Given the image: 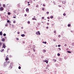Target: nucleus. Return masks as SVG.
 <instances>
[{
  "mask_svg": "<svg viewBox=\"0 0 74 74\" xmlns=\"http://www.w3.org/2000/svg\"><path fill=\"white\" fill-rule=\"evenodd\" d=\"M36 34L37 35H40V31H38L36 33Z\"/></svg>",
  "mask_w": 74,
  "mask_h": 74,
  "instance_id": "obj_1",
  "label": "nucleus"
},
{
  "mask_svg": "<svg viewBox=\"0 0 74 74\" xmlns=\"http://www.w3.org/2000/svg\"><path fill=\"white\" fill-rule=\"evenodd\" d=\"M26 11L27 12V13H29V8H27L26 9Z\"/></svg>",
  "mask_w": 74,
  "mask_h": 74,
  "instance_id": "obj_2",
  "label": "nucleus"
},
{
  "mask_svg": "<svg viewBox=\"0 0 74 74\" xmlns=\"http://www.w3.org/2000/svg\"><path fill=\"white\" fill-rule=\"evenodd\" d=\"M5 47H6V46H5V45L4 43L3 44L2 48H5Z\"/></svg>",
  "mask_w": 74,
  "mask_h": 74,
  "instance_id": "obj_3",
  "label": "nucleus"
},
{
  "mask_svg": "<svg viewBox=\"0 0 74 74\" xmlns=\"http://www.w3.org/2000/svg\"><path fill=\"white\" fill-rule=\"evenodd\" d=\"M43 61L46 63H48V60H45Z\"/></svg>",
  "mask_w": 74,
  "mask_h": 74,
  "instance_id": "obj_4",
  "label": "nucleus"
},
{
  "mask_svg": "<svg viewBox=\"0 0 74 74\" xmlns=\"http://www.w3.org/2000/svg\"><path fill=\"white\" fill-rule=\"evenodd\" d=\"M62 3L63 4H64L66 3V1H62Z\"/></svg>",
  "mask_w": 74,
  "mask_h": 74,
  "instance_id": "obj_5",
  "label": "nucleus"
},
{
  "mask_svg": "<svg viewBox=\"0 0 74 74\" xmlns=\"http://www.w3.org/2000/svg\"><path fill=\"white\" fill-rule=\"evenodd\" d=\"M3 8L2 7H1L0 8V11H3Z\"/></svg>",
  "mask_w": 74,
  "mask_h": 74,
  "instance_id": "obj_6",
  "label": "nucleus"
},
{
  "mask_svg": "<svg viewBox=\"0 0 74 74\" xmlns=\"http://www.w3.org/2000/svg\"><path fill=\"white\" fill-rule=\"evenodd\" d=\"M21 36H22V37H25V35L24 34H21Z\"/></svg>",
  "mask_w": 74,
  "mask_h": 74,
  "instance_id": "obj_7",
  "label": "nucleus"
},
{
  "mask_svg": "<svg viewBox=\"0 0 74 74\" xmlns=\"http://www.w3.org/2000/svg\"><path fill=\"white\" fill-rule=\"evenodd\" d=\"M5 41V39L3 38L2 39V41L3 42V41Z\"/></svg>",
  "mask_w": 74,
  "mask_h": 74,
  "instance_id": "obj_8",
  "label": "nucleus"
},
{
  "mask_svg": "<svg viewBox=\"0 0 74 74\" xmlns=\"http://www.w3.org/2000/svg\"><path fill=\"white\" fill-rule=\"evenodd\" d=\"M67 52L68 53H71V51H67Z\"/></svg>",
  "mask_w": 74,
  "mask_h": 74,
  "instance_id": "obj_9",
  "label": "nucleus"
},
{
  "mask_svg": "<svg viewBox=\"0 0 74 74\" xmlns=\"http://www.w3.org/2000/svg\"><path fill=\"white\" fill-rule=\"evenodd\" d=\"M2 34H3V33H2V32L1 31L0 32V36H1V35H2Z\"/></svg>",
  "mask_w": 74,
  "mask_h": 74,
  "instance_id": "obj_10",
  "label": "nucleus"
},
{
  "mask_svg": "<svg viewBox=\"0 0 74 74\" xmlns=\"http://www.w3.org/2000/svg\"><path fill=\"white\" fill-rule=\"evenodd\" d=\"M3 51H4V49H2L0 51L1 52H3Z\"/></svg>",
  "mask_w": 74,
  "mask_h": 74,
  "instance_id": "obj_11",
  "label": "nucleus"
},
{
  "mask_svg": "<svg viewBox=\"0 0 74 74\" xmlns=\"http://www.w3.org/2000/svg\"><path fill=\"white\" fill-rule=\"evenodd\" d=\"M53 18V16H50V18H51V19H52Z\"/></svg>",
  "mask_w": 74,
  "mask_h": 74,
  "instance_id": "obj_12",
  "label": "nucleus"
},
{
  "mask_svg": "<svg viewBox=\"0 0 74 74\" xmlns=\"http://www.w3.org/2000/svg\"><path fill=\"white\" fill-rule=\"evenodd\" d=\"M36 46H35V45H34L33 46V48H35V47Z\"/></svg>",
  "mask_w": 74,
  "mask_h": 74,
  "instance_id": "obj_13",
  "label": "nucleus"
},
{
  "mask_svg": "<svg viewBox=\"0 0 74 74\" xmlns=\"http://www.w3.org/2000/svg\"><path fill=\"white\" fill-rule=\"evenodd\" d=\"M43 43H44V44H47V42H43Z\"/></svg>",
  "mask_w": 74,
  "mask_h": 74,
  "instance_id": "obj_14",
  "label": "nucleus"
},
{
  "mask_svg": "<svg viewBox=\"0 0 74 74\" xmlns=\"http://www.w3.org/2000/svg\"><path fill=\"white\" fill-rule=\"evenodd\" d=\"M3 7H4V8H5V4H3Z\"/></svg>",
  "mask_w": 74,
  "mask_h": 74,
  "instance_id": "obj_15",
  "label": "nucleus"
},
{
  "mask_svg": "<svg viewBox=\"0 0 74 74\" xmlns=\"http://www.w3.org/2000/svg\"><path fill=\"white\" fill-rule=\"evenodd\" d=\"M5 60H8V58H7L6 59H5Z\"/></svg>",
  "mask_w": 74,
  "mask_h": 74,
  "instance_id": "obj_16",
  "label": "nucleus"
},
{
  "mask_svg": "<svg viewBox=\"0 0 74 74\" xmlns=\"http://www.w3.org/2000/svg\"><path fill=\"white\" fill-rule=\"evenodd\" d=\"M11 14V13H10V12H8V15H10Z\"/></svg>",
  "mask_w": 74,
  "mask_h": 74,
  "instance_id": "obj_17",
  "label": "nucleus"
},
{
  "mask_svg": "<svg viewBox=\"0 0 74 74\" xmlns=\"http://www.w3.org/2000/svg\"><path fill=\"white\" fill-rule=\"evenodd\" d=\"M57 55H58V56H60V53H58L57 54Z\"/></svg>",
  "mask_w": 74,
  "mask_h": 74,
  "instance_id": "obj_18",
  "label": "nucleus"
},
{
  "mask_svg": "<svg viewBox=\"0 0 74 74\" xmlns=\"http://www.w3.org/2000/svg\"><path fill=\"white\" fill-rule=\"evenodd\" d=\"M70 26H71V25H70V24H68V27H70Z\"/></svg>",
  "mask_w": 74,
  "mask_h": 74,
  "instance_id": "obj_19",
  "label": "nucleus"
},
{
  "mask_svg": "<svg viewBox=\"0 0 74 74\" xmlns=\"http://www.w3.org/2000/svg\"><path fill=\"white\" fill-rule=\"evenodd\" d=\"M32 20H36V18H32Z\"/></svg>",
  "mask_w": 74,
  "mask_h": 74,
  "instance_id": "obj_20",
  "label": "nucleus"
},
{
  "mask_svg": "<svg viewBox=\"0 0 74 74\" xmlns=\"http://www.w3.org/2000/svg\"><path fill=\"white\" fill-rule=\"evenodd\" d=\"M3 36H6V34H3Z\"/></svg>",
  "mask_w": 74,
  "mask_h": 74,
  "instance_id": "obj_21",
  "label": "nucleus"
},
{
  "mask_svg": "<svg viewBox=\"0 0 74 74\" xmlns=\"http://www.w3.org/2000/svg\"><path fill=\"white\" fill-rule=\"evenodd\" d=\"M21 69V67L20 66H19L18 67V69Z\"/></svg>",
  "mask_w": 74,
  "mask_h": 74,
  "instance_id": "obj_22",
  "label": "nucleus"
},
{
  "mask_svg": "<svg viewBox=\"0 0 74 74\" xmlns=\"http://www.w3.org/2000/svg\"><path fill=\"white\" fill-rule=\"evenodd\" d=\"M7 22L8 23H10V21H9V20H8L7 21Z\"/></svg>",
  "mask_w": 74,
  "mask_h": 74,
  "instance_id": "obj_23",
  "label": "nucleus"
},
{
  "mask_svg": "<svg viewBox=\"0 0 74 74\" xmlns=\"http://www.w3.org/2000/svg\"><path fill=\"white\" fill-rule=\"evenodd\" d=\"M41 58H42V59H43V58H44V56H42L41 57Z\"/></svg>",
  "mask_w": 74,
  "mask_h": 74,
  "instance_id": "obj_24",
  "label": "nucleus"
},
{
  "mask_svg": "<svg viewBox=\"0 0 74 74\" xmlns=\"http://www.w3.org/2000/svg\"><path fill=\"white\" fill-rule=\"evenodd\" d=\"M43 51H44V52H46V50L45 49H43Z\"/></svg>",
  "mask_w": 74,
  "mask_h": 74,
  "instance_id": "obj_25",
  "label": "nucleus"
},
{
  "mask_svg": "<svg viewBox=\"0 0 74 74\" xmlns=\"http://www.w3.org/2000/svg\"><path fill=\"white\" fill-rule=\"evenodd\" d=\"M27 23H28L29 24H30V21H28Z\"/></svg>",
  "mask_w": 74,
  "mask_h": 74,
  "instance_id": "obj_26",
  "label": "nucleus"
},
{
  "mask_svg": "<svg viewBox=\"0 0 74 74\" xmlns=\"http://www.w3.org/2000/svg\"><path fill=\"white\" fill-rule=\"evenodd\" d=\"M36 8H37L38 7V5H36Z\"/></svg>",
  "mask_w": 74,
  "mask_h": 74,
  "instance_id": "obj_27",
  "label": "nucleus"
},
{
  "mask_svg": "<svg viewBox=\"0 0 74 74\" xmlns=\"http://www.w3.org/2000/svg\"><path fill=\"white\" fill-rule=\"evenodd\" d=\"M46 14H49V12H47Z\"/></svg>",
  "mask_w": 74,
  "mask_h": 74,
  "instance_id": "obj_28",
  "label": "nucleus"
},
{
  "mask_svg": "<svg viewBox=\"0 0 74 74\" xmlns=\"http://www.w3.org/2000/svg\"><path fill=\"white\" fill-rule=\"evenodd\" d=\"M63 15H64V16H66V13H64L63 14Z\"/></svg>",
  "mask_w": 74,
  "mask_h": 74,
  "instance_id": "obj_29",
  "label": "nucleus"
},
{
  "mask_svg": "<svg viewBox=\"0 0 74 74\" xmlns=\"http://www.w3.org/2000/svg\"><path fill=\"white\" fill-rule=\"evenodd\" d=\"M64 47H67V44H65L64 45Z\"/></svg>",
  "mask_w": 74,
  "mask_h": 74,
  "instance_id": "obj_30",
  "label": "nucleus"
},
{
  "mask_svg": "<svg viewBox=\"0 0 74 74\" xmlns=\"http://www.w3.org/2000/svg\"><path fill=\"white\" fill-rule=\"evenodd\" d=\"M53 41H56V40L55 39H53Z\"/></svg>",
  "mask_w": 74,
  "mask_h": 74,
  "instance_id": "obj_31",
  "label": "nucleus"
},
{
  "mask_svg": "<svg viewBox=\"0 0 74 74\" xmlns=\"http://www.w3.org/2000/svg\"><path fill=\"white\" fill-rule=\"evenodd\" d=\"M44 72H46V71H47V70H44Z\"/></svg>",
  "mask_w": 74,
  "mask_h": 74,
  "instance_id": "obj_32",
  "label": "nucleus"
},
{
  "mask_svg": "<svg viewBox=\"0 0 74 74\" xmlns=\"http://www.w3.org/2000/svg\"><path fill=\"white\" fill-rule=\"evenodd\" d=\"M58 37H61V36L60 35H59L58 36Z\"/></svg>",
  "mask_w": 74,
  "mask_h": 74,
  "instance_id": "obj_33",
  "label": "nucleus"
},
{
  "mask_svg": "<svg viewBox=\"0 0 74 74\" xmlns=\"http://www.w3.org/2000/svg\"><path fill=\"white\" fill-rule=\"evenodd\" d=\"M72 45L73 46H74V43H72Z\"/></svg>",
  "mask_w": 74,
  "mask_h": 74,
  "instance_id": "obj_34",
  "label": "nucleus"
},
{
  "mask_svg": "<svg viewBox=\"0 0 74 74\" xmlns=\"http://www.w3.org/2000/svg\"><path fill=\"white\" fill-rule=\"evenodd\" d=\"M1 44H2V43H1V42H0V46L1 45Z\"/></svg>",
  "mask_w": 74,
  "mask_h": 74,
  "instance_id": "obj_35",
  "label": "nucleus"
},
{
  "mask_svg": "<svg viewBox=\"0 0 74 74\" xmlns=\"http://www.w3.org/2000/svg\"><path fill=\"white\" fill-rule=\"evenodd\" d=\"M42 19H44V17H42Z\"/></svg>",
  "mask_w": 74,
  "mask_h": 74,
  "instance_id": "obj_36",
  "label": "nucleus"
},
{
  "mask_svg": "<svg viewBox=\"0 0 74 74\" xmlns=\"http://www.w3.org/2000/svg\"><path fill=\"white\" fill-rule=\"evenodd\" d=\"M42 10H43V11H44L45 9H44V8H42Z\"/></svg>",
  "mask_w": 74,
  "mask_h": 74,
  "instance_id": "obj_37",
  "label": "nucleus"
},
{
  "mask_svg": "<svg viewBox=\"0 0 74 74\" xmlns=\"http://www.w3.org/2000/svg\"><path fill=\"white\" fill-rule=\"evenodd\" d=\"M9 57H10V58H11L12 57V56H11V55H10L9 56Z\"/></svg>",
  "mask_w": 74,
  "mask_h": 74,
  "instance_id": "obj_38",
  "label": "nucleus"
},
{
  "mask_svg": "<svg viewBox=\"0 0 74 74\" xmlns=\"http://www.w3.org/2000/svg\"><path fill=\"white\" fill-rule=\"evenodd\" d=\"M43 6H44V7H45V4H43Z\"/></svg>",
  "mask_w": 74,
  "mask_h": 74,
  "instance_id": "obj_39",
  "label": "nucleus"
},
{
  "mask_svg": "<svg viewBox=\"0 0 74 74\" xmlns=\"http://www.w3.org/2000/svg\"><path fill=\"white\" fill-rule=\"evenodd\" d=\"M47 25H49V23H47Z\"/></svg>",
  "mask_w": 74,
  "mask_h": 74,
  "instance_id": "obj_40",
  "label": "nucleus"
},
{
  "mask_svg": "<svg viewBox=\"0 0 74 74\" xmlns=\"http://www.w3.org/2000/svg\"><path fill=\"white\" fill-rule=\"evenodd\" d=\"M58 47H60V45H58Z\"/></svg>",
  "mask_w": 74,
  "mask_h": 74,
  "instance_id": "obj_41",
  "label": "nucleus"
},
{
  "mask_svg": "<svg viewBox=\"0 0 74 74\" xmlns=\"http://www.w3.org/2000/svg\"><path fill=\"white\" fill-rule=\"evenodd\" d=\"M58 49H59V50H60V51H61V49H60V48H59Z\"/></svg>",
  "mask_w": 74,
  "mask_h": 74,
  "instance_id": "obj_42",
  "label": "nucleus"
},
{
  "mask_svg": "<svg viewBox=\"0 0 74 74\" xmlns=\"http://www.w3.org/2000/svg\"><path fill=\"white\" fill-rule=\"evenodd\" d=\"M16 40H19V38H16Z\"/></svg>",
  "mask_w": 74,
  "mask_h": 74,
  "instance_id": "obj_43",
  "label": "nucleus"
},
{
  "mask_svg": "<svg viewBox=\"0 0 74 74\" xmlns=\"http://www.w3.org/2000/svg\"><path fill=\"white\" fill-rule=\"evenodd\" d=\"M38 25H40V23H38Z\"/></svg>",
  "mask_w": 74,
  "mask_h": 74,
  "instance_id": "obj_44",
  "label": "nucleus"
},
{
  "mask_svg": "<svg viewBox=\"0 0 74 74\" xmlns=\"http://www.w3.org/2000/svg\"><path fill=\"white\" fill-rule=\"evenodd\" d=\"M54 33H56V31H54Z\"/></svg>",
  "mask_w": 74,
  "mask_h": 74,
  "instance_id": "obj_45",
  "label": "nucleus"
},
{
  "mask_svg": "<svg viewBox=\"0 0 74 74\" xmlns=\"http://www.w3.org/2000/svg\"><path fill=\"white\" fill-rule=\"evenodd\" d=\"M58 7H61V5H59Z\"/></svg>",
  "mask_w": 74,
  "mask_h": 74,
  "instance_id": "obj_46",
  "label": "nucleus"
},
{
  "mask_svg": "<svg viewBox=\"0 0 74 74\" xmlns=\"http://www.w3.org/2000/svg\"><path fill=\"white\" fill-rule=\"evenodd\" d=\"M25 16H27V14H25Z\"/></svg>",
  "mask_w": 74,
  "mask_h": 74,
  "instance_id": "obj_47",
  "label": "nucleus"
},
{
  "mask_svg": "<svg viewBox=\"0 0 74 74\" xmlns=\"http://www.w3.org/2000/svg\"><path fill=\"white\" fill-rule=\"evenodd\" d=\"M8 25H7V24L5 25V26H8Z\"/></svg>",
  "mask_w": 74,
  "mask_h": 74,
  "instance_id": "obj_48",
  "label": "nucleus"
},
{
  "mask_svg": "<svg viewBox=\"0 0 74 74\" xmlns=\"http://www.w3.org/2000/svg\"><path fill=\"white\" fill-rule=\"evenodd\" d=\"M24 33H26V31H24Z\"/></svg>",
  "mask_w": 74,
  "mask_h": 74,
  "instance_id": "obj_49",
  "label": "nucleus"
},
{
  "mask_svg": "<svg viewBox=\"0 0 74 74\" xmlns=\"http://www.w3.org/2000/svg\"><path fill=\"white\" fill-rule=\"evenodd\" d=\"M13 23H15V21H13Z\"/></svg>",
  "mask_w": 74,
  "mask_h": 74,
  "instance_id": "obj_50",
  "label": "nucleus"
},
{
  "mask_svg": "<svg viewBox=\"0 0 74 74\" xmlns=\"http://www.w3.org/2000/svg\"><path fill=\"white\" fill-rule=\"evenodd\" d=\"M33 51L34 52H35L36 51L35 50H34V49H33Z\"/></svg>",
  "mask_w": 74,
  "mask_h": 74,
  "instance_id": "obj_51",
  "label": "nucleus"
},
{
  "mask_svg": "<svg viewBox=\"0 0 74 74\" xmlns=\"http://www.w3.org/2000/svg\"><path fill=\"white\" fill-rule=\"evenodd\" d=\"M47 19H50V18L49 17H47Z\"/></svg>",
  "mask_w": 74,
  "mask_h": 74,
  "instance_id": "obj_52",
  "label": "nucleus"
},
{
  "mask_svg": "<svg viewBox=\"0 0 74 74\" xmlns=\"http://www.w3.org/2000/svg\"><path fill=\"white\" fill-rule=\"evenodd\" d=\"M58 18L59 19H60V17H59Z\"/></svg>",
  "mask_w": 74,
  "mask_h": 74,
  "instance_id": "obj_53",
  "label": "nucleus"
},
{
  "mask_svg": "<svg viewBox=\"0 0 74 74\" xmlns=\"http://www.w3.org/2000/svg\"><path fill=\"white\" fill-rule=\"evenodd\" d=\"M46 29H48V27H46Z\"/></svg>",
  "mask_w": 74,
  "mask_h": 74,
  "instance_id": "obj_54",
  "label": "nucleus"
},
{
  "mask_svg": "<svg viewBox=\"0 0 74 74\" xmlns=\"http://www.w3.org/2000/svg\"><path fill=\"white\" fill-rule=\"evenodd\" d=\"M71 32L72 33H73V31H71Z\"/></svg>",
  "mask_w": 74,
  "mask_h": 74,
  "instance_id": "obj_55",
  "label": "nucleus"
},
{
  "mask_svg": "<svg viewBox=\"0 0 74 74\" xmlns=\"http://www.w3.org/2000/svg\"><path fill=\"white\" fill-rule=\"evenodd\" d=\"M7 38V37L6 36H5V38Z\"/></svg>",
  "mask_w": 74,
  "mask_h": 74,
  "instance_id": "obj_56",
  "label": "nucleus"
},
{
  "mask_svg": "<svg viewBox=\"0 0 74 74\" xmlns=\"http://www.w3.org/2000/svg\"><path fill=\"white\" fill-rule=\"evenodd\" d=\"M13 18H16V17L14 16Z\"/></svg>",
  "mask_w": 74,
  "mask_h": 74,
  "instance_id": "obj_57",
  "label": "nucleus"
},
{
  "mask_svg": "<svg viewBox=\"0 0 74 74\" xmlns=\"http://www.w3.org/2000/svg\"><path fill=\"white\" fill-rule=\"evenodd\" d=\"M30 5V4H28V5Z\"/></svg>",
  "mask_w": 74,
  "mask_h": 74,
  "instance_id": "obj_58",
  "label": "nucleus"
},
{
  "mask_svg": "<svg viewBox=\"0 0 74 74\" xmlns=\"http://www.w3.org/2000/svg\"><path fill=\"white\" fill-rule=\"evenodd\" d=\"M24 43H25V42L23 41V44H24Z\"/></svg>",
  "mask_w": 74,
  "mask_h": 74,
  "instance_id": "obj_59",
  "label": "nucleus"
},
{
  "mask_svg": "<svg viewBox=\"0 0 74 74\" xmlns=\"http://www.w3.org/2000/svg\"><path fill=\"white\" fill-rule=\"evenodd\" d=\"M17 33L18 34H19V32H18Z\"/></svg>",
  "mask_w": 74,
  "mask_h": 74,
  "instance_id": "obj_60",
  "label": "nucleus"
},
{
  "mask_svg": "<svg viewBox=\"0 0 74 74\" xmlns=\"http://www.w3.org/2000/svg\"><path fill=\"white\" fill-rule=\"evenodd\" d=\"M52 26H53L54 25V24H52Z\"/></svg>",
  "mask_w": 74,
  "mask_h": 74,
  "instance_id": "obj_61",
  "label": "nucleus"
},
{
  "mask_svg": "<svg viewBox=\"0 0 74 74\" xmlns=\"http://www.w3.org/2000/svg\"><path fill=\"white\" fill-rule=\"evenodd\" d=\"M8 50H7V53H8Z\"/></svg>",
  "mask_w": 74,
  "mask_h": 74,
  "instance_id": "obj_62",
  "label": "nucleus"
},
{
  "mask_svg": "<svg viewBox=\"0 0 74 74\" xmlns=\"http://www.w3.org/2000/svg\"><path fill=\"white\" fill-rule=\"evenodd\" d=\"M29 2H27V3H28V4H29Z\"/></svg>",
  "mask_w": 74,
  "mask_h": 74,
  "instance_id": "obj_63",
  "label": "nucleus"
},
{
  "mask_svg": "<svg viewBox=\"0 0 74 74\" xmlns=\"http://www.w3.org/2000/svg\"><path fill=\"white\" fill-rule=\"evenodd\" d=\"M23 27H21V29H23Z\"/></svg>",
  "mask_w": 74,
  "mask_h": 74,
  "instance_id": "obj_64",
  "label": "nucleus"
}]
</instances>
